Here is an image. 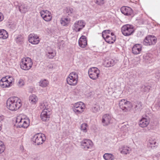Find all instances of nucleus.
<instances>
[{"label":"nucleus","mask_w":160,"mask_h":160,"mask_svg":"<svg viewBox=\"0 0 160 160\" xmlns=\"http://www.w3.org/2000/svg\"><path fill=\"white\" fill-rule=\"evenodd\" d=\"M88 125L86 123H83L81 124V130L84 132H86L87 131V128Z\"/></svg>","instance_id":"39"},{"label":"nucleus","mask_w":160,"mask_h":160,"mask_svg":"<svg viewBox=\"0 0 160 160\" xmlns=\"http://www.w3.org/2000/svg\"><path fill=\"white\" fill-rule=\"evenodd\" d=\"M78 78L77 73L72 72L70 73L67 78V83L71 86H75L77 83Z\"/></svg>","instance_id":"6"},{"label":"nucleus","mask_w":160,"mask_h":160,"mask_svg":"<svg viewBox=\"0 0 160 160\" xmlns=\"http://www.w3.org/2000/svg\"><path fill=\"white\" fill-rule=\"evenodd\" d=\"M122 34L125 36H128L132 34L134 32V27L130 24L123 26L121 28Z\"/></svg>","instance_id":"7"},{"label":"nucleus","mask_w":160,"mask_h":160,"mask_svg":"<svg viewBox=\"0 0 160 160\" xmlns=\"http://www.w3.org/2000/svg\"><path fill=\"white\" fill-rule=\"evenodd\" d=\"M109 34H111L110 31L109 30H104L102 32V36L103 38H104L107 36L109 35Z\"/></svg>","instance_id":"43"},{"label":"nucleus","mask_w":160,"mask_h":160,"mask_svg":"<svg viewBox=\"0 0 160 160\" xmlns=\"http://www.w3.org/2000/svg\"><path fill=\"white\" fill-rule=\"evenodd\" d=\"M157 38L153 35H148L146 37L143 41V44L146 46L154 45L157 42Z\"/></svg>","instance_id":"11"},{"label":"nucleus","mask_w":160,"mask_h":160,"mask_svg":"<svg viewBox=\"0 0 160 160\" xmlns=\"http://www.w3.org/2000/svg\"><path fill=\"white\" fill-rule=\"evenodd\" d=\"M4 19V16L0 12V22L2 21Z\"/></svg>","instance_id":"49"},{"label":"nucleus","mask_w":160,"mask_h":160,"mask_svg":"<svg viewBox=\"0 0 160 160\" xmlns=\"http://www.w3.org/2000/svg\"><path fill=\"white\" fill-rule=\"evenodd\" d=\"M18 8L20 12L22 13H26L29 9V7L28 5L26 4L23 3L19 4L18 5Z\"/></svg>","instance_id":"24"},{"label":"nucleus","mask_w":160,"mask_h":160,"mask_svg":"<svg viewBox=\"0 0 160 160\" xmlns=\"http://www.w3.org/2000/svg\"><path fill=\"white\" fill-rule=\"evenodd\" d=\"M42 17L45 21L49 22L52 19V16L50 12L46 10H43L40 12Z\"/></svg>","instance_id":"13"},{"label":"nucleus","mask_w":160,"mask_h":160,"mask_svg":"<svg viewBox=\"0 0 160 160\" xmlns=\"http://www.w3.org/2000/svg\"><path fill=\"white\" fill-rule=\"evenodd\" d=\"M105 63L106 64V67H110L114 65L115 63H116V62L115 60L111 59L106 61Z\"/></svg>","instance_id":"35"},{"label":"nucleus","mask_w":160,"mask_h":160,"mask_svg":"<svg viewBox=\"0 0 160 160\" xmlns=\"http://www.w3.org/2000/svg\"><path fill=\"white\" fill-rule=\"evenodd\" d=\"M51 115L50 111H42L40 115L41 120L46 122L49 120Z\"/></svg>","instance_id":"19"},{"label":"nucleus","mask_w":160,"mask_h":160,"mask_svg":"<svg viewBox=\"0 0 160 160\" xmlns=\"http://www.w3.org/2000/svg\"><path fill=\"white\" fill-rule=\"evenodd\" d=\"M46 137L44 134L38 133L35 135L32 138V141L37 145L42 144L45 140Z\"/></svg>","instance_id":"10"},{"label":"nucleus","mask_w":160,"mask_h":160,"mask_svg":"<svg viewBox=\"0 0 160 160\" xmlns=\"http://www.w3.org/2000/svg\"><path fill=\"white\" fill-rule=\"evenodd\" d=\"M38 98L37 96L34 94L30 95L28 97V101L32 105H35L38 102Z\"/></svg>","instance_id":"25"},{"label":"nucleus","mask_w":160,"mask_h":160,"mask_svg":"<svg viewBox=\"0 0 160 160\" xmlns=\"http://www.w3.org/2000/svg\"><path fill=\"white\" fill-rule=\"evenodd\" d=\"M10 28L12 30H14L16 28V25L15 23L10 24L9 25Z\"/></svg>","instance_id":"48"},{"label":"nucleus","mask_w":160,"mask_h":160,"mask_svg":"<svg viewBox=\"0 0 160 160\" xmlns=\"http://www.w3.org/2000/svg\"><path fill=\"white\" fill-rule=\"evenodd\" d=\"M28 40L30 43L33 44H37L39 43L40 39L37 34L31 33L28 36Z\"/></svg>","instance_id":"15"},{"label":"nucleus","mask_w":160,"mask_h":160,"mask_svg":"<svg viewBox=\"0 0 160 160\" xmlns=\"http://www.w3.org/2000/svg\"><path fill=\"white\" fill-rule=\"evenodd\" d=\"M156 140L153 138H150L149 139L148 145L151 148L154 147L156 144Z\"/></svg>","instance_id":"37"},{"label":"nucleus","mask_w":160,"mask_h":160,"mask_svg":"<svg viewBox=\"0 0 160 160\" xmlns=\"http://www.w3.org/2000/svg\"><path fill=\"white\" fill-rule=\"evenodd\" d=\"M112 117L108 114L103 115L102 118V123L103 126H107L111 123Z\"/></svg>","instance_id":"14"},{"label":"nucleus","mask_w":160,"mask_h":160,"mask_svg":"<svg viewBox=\"0 0 160 160\" xmlns=\"http://www.w3.org/2000/svg\"><path fill=\"white\" fill-rule=\"evenodd\" d=\"M121 11L122 13L127 16L131 15L133 13L132 9L130 7L126 6H123L121 8Z\"/></svg>","instance_id":"18"},{"label":"nucleus","mask_w":160,"mask_h":160,"mask_svg":"<svg viewBox=\"0 0 160 160\" xmlns=\"http://www.w3.org/2000/svg\"><path fill=\"white\" fill-rule=\"evenodd\" d=\"M103 158L105 160H113L115 157L112 154L108 153H106L103 156Z\"/></svg>","instance_id":"30"},{"label":"nucleus","mask_w":160,"mask_h":160,"mask_svg":"<svg viewBox=\"0 0 160 160\" xmlns=\"http://www.w3.org/2000/svg\"><path fill=\"white\" fill-rule=\"evenodd\" d=\"M8 37V33L6 30L3 29H0V38L6 39Z\"/></svg>","instance_id":"28"},{"label":"nucleus","mask_w":160,"mask_h":160,"mask_svg":"<svg viewBox=\"0 0 160 160\" xmlns=\"http://www.w3.org/2000/svg\"><path fill=\"white\" fill-rule=\"evenodd\" d=\"M39 108L42 111H51V109L48 102H43L39 105Z\"/></svg>","instance_id":"20"},{"label":"nucleus","mask_w":160,"mask_h":160,"mask_svg":"<svg viewBox=\"0 0 160 160\" xmlns=\"http://www.w3.org/2000/svg\"><path fill=\"white\" fill-rule=\"evenodd\" d=\"M119 150L120 152L123 154H127L130 153L131 151V149L129 147L126 146H123L121 148H120Z\"/></svg>","instance_id":"27"},{"label":"nucleus","mask_w":160,"mask_h":160,"mask_svg":"<svg viewBox=\"0 0 160 160\" xmlns=\"http://www.w3.org/2000/svg\"><path fill=\"white\" fill-rule=\"evenodd\" d=\"M135 109L137 110H140L142 108V103L140 102H138L136 105L135 107Z\"/></svg>","instance_id":"45"},{"label":"nucleus","mask_w":160,"mask_h":160,"mask_svg":"<svg viewBox=\"0 0 160 160\" xmlns=\"http://www.w3.org/2000/svg\"><path fill=\"white\" fill-rule=\"evenodd\" d=\"M4 119V117L3 116H0V121H2Z\"/></svg>","instance_id":"50"},{"label":"nucleus","mask_w":160,"mask_h":160,"mask_svg":"<svg viewBox=\"0 0 160 160\" xmlns=\"http://www.w3.org/2000/svg\"><path fill=\"white\" fill-rule=\"evenodd\" d=\"M14 79L12 77L7 76L2 78L0 81V86L2 88L10 87Z\"/></svg>","instance_id":"4"},{"label":"nucleus","mask_w":160,"mask_h":160,"mask_svg":"<svg viewBox=\"0 0 160 160\" xmlns=\"http://www.w3.org/2000/svg\"><path fill=\"white\" fill-rule=\"evenodd\" d=\"M65 12L68 15L71 16L75 12V10L72 8L67 7L65 9Z\"/></svg>","instance_id":"36"},{"label":"nucleus","mask_w":160,"mask_h":160,"mask_svg":"<svg viewBox=\"0 0 160 160\" xmlns=\"http://www.w3.org/2000/svg\"><path fill=\"white\" fill-rule=\"evenodd\" d=\"M95 2L99 5H102L105 3V0H95Z\"/></svg>","instance_id":"44"},{"label":"nucleus","mask_w":160,"mask_h":160,"mask_svg":"<svg viewBox=\"0 0 160 160\" xmlns=\"http://www.w3.org/2000/svg\"><path fill=\"white\" fill-rule=\"evenodd\" d=\"M81 145L85 150H87L92 148L93 146V143L91 140L86 139L81 142Z\"/></svg>","instance_id":"16"},{"label":"nucleus","mask_w":160,"mask_h":160,"mask_svg":"<svg viewBox=\"0 0 160 160\" xmlns=\"http://www.w3.org/2000/svg\"><path fill=\"white\" fill-rule=\"evenodd\" d=\"M103 38L107 42L111 44L113 43L115 41L116 37L113 33H111V34H109V35Z\"/></svg>","instance_id":"21"},{"label":"nucleus","mask_w":160,"mask_h":160,"mask_svg":"<svg viewBox=\"0 0 160 160\" xmlns=\"http://www.w3.org/2000/svg\"><path fill=\"white\" fill-rule=\"evenodd\" d=\"M61 42H62V43L63 44H64V42H63V41H61Z\"/></svg>","instance_id":"52"},{"label":"nucleus","mask_w":160,"mask_h":160,"mask_svg":"<svg viewBox=\"0 0 160 160\" xmlns=\"http://www.w3.org/2000/svg\"><path fill=\"white\" fill-rule=\"evenodd\" d=\"M142 50V45L140 44H136L133 47L132 51L134 54L139 53Z\"/></svg>","instance_id":"26"},{"label":"nucleus","mask_w":160,"mask_h":160,"mask_svg":"<svg viewBox=\"0 0 160 160\" xmlns=\"http://www.w3.org/2000/svg\"><path fill=\"white\" fill-rule=\"evenodd\" d=\"M15 39L17 43H21L23 42L24 38L22 35H18L16 36Z\"/></svg>","instance_id":"32"},{"label":"nucleus","mask_w":160,"mask_h":160,"mask_svg":"<svg viewBox=\"0 0 160 160\" xmlns=\"http://www.w3.org/2000/svg\"><path fill=\"white\" fill-rule=\"evenodd\" d=\"M25 83V79H24L20 78L17 81V85L19 88H21L24 86Z\"/></svg>","instance_id":"31"},{"label":"nucleus","mask_w":160,"mask_h":160,"mask_svg":"<svg viewBox=\"0 0 160 160\" xmlns=\"http://www.w3.org/2000/svg\"><path fill=\"white\" fill-rule=\"evenodd\" d=\"M150 87L149 86H145L143 85L141 88V90L144 92H148L150 90Z\"/></svg>","instance_id":"42"},{"label":"nucleus","mask_w":160,"mask_h":160,"mask_svg":"<svg viewBox=\"0 0 160 160\" xmlns=\"http://www.w3.org/2000/svg\"><path fill=\"white\" fill-rule=\"evenodd\" d=\"M85 106L84 103L79 102L73 105L72 109L74 113L77 115L81 114L84 111Z\"/></svg>","instance_id":"3"},{"label":"nucleus","mask_w":160,"mask_h":160,"mask_svg":"<svg viewBox=\"0 0 160 160\" xmlns=\"http://www.w3.org/2000/svg\"><path fill=\"white\" fill-rule=\"evenodd\" d=\"M156 77L158 79L160 78V70H158L155 73Z\"/></svg>","instance_id":"47"},{"label":"nucleus","mask_w":160,"mask_h":160,"mask_svg":"<svg viewBox=\"0 0 160 160\" xmlns=\"http://www.w3.org/2000/svg\"><path fill=\"white\" fill-rule=\"evenodd\" d=\"M79 46L82 48L85 47L87 45V41L86 38L85 36H82L78 40Z\"/></svg>","instance_id":"22"},{"label":"nucleus","mask_w":160,"mask_h":160,"mask_svg":"<svg viewBox=\"0 0 160 160\" xmlns=\"http://www.w3.org/2000/svg\"><path fill=\"white\" fill-rule=\"evenodd\" d=\"M119 107L123 112H127L129 111L132 107L130 102L126 99H122L119 102Z\"/></svg>","instance_id":"8"},{"label":"nucleus","mask_w":160,"mask_h":160,"mask_svg":"<svg viewBox=\"0 0 160 160\" xmlns=\"http://www.w3.org/2000/svg\"><path fill=\"white\" fill-rule=\"evenodd\" d=\"M154 110H158L160 109V100H157L154 106Z\"/></svg>","instance_id":"38"},{"label":"nucleus","mask_w":160,"mask_h":160,"mask_svg":"<svg viewBox=\"0 0 160 160\" xmlns=\"http://www.w3.org/2000/svg\"><path fill=\"white\" fill-rule=\"evenodd\" d=\"M2 129V128L1 127V125L0 124V131Z\"/></svg>","instance_id":"51"},{"label":"nucleus","mask_w":160,"mask_h":160,"mask_svg":"<svg viewBox=\"0 0 160 160\" xmlns=\"http://www.w3.org/2000/svg\"><path fill=\"white\" fill-rule=\"evenodd\" d=\"M149 122L150 120L148 118H142L140 120L139 124L140 127L145 128L148 126Z\"/></svg>","instance_id":"23"},{"label":"nucleus","mask_w":160,"mask_h":160,"mask_svg":"<svg viewBox=\"0 0 160 160\" xmlns=\"http://www.w3.org/2000/svg\"><path fill=\"white\" fill-rule=\"evenodd\" d=\"M121 130L123 132H127L128 129L126 126L123 125L122 127Z\"/></svg>","instance_id":"46"},{"label":"nucleus","mask_w":160,"mask_h":160,"mask_svg":"<svg viewBox=\"0 0 160 160\" xmlns=\"http://www.w3.org/2000/svg\"><path fill=\"white\" fill-rule=\"evenodd\" d=\"M70 20L68 18H62L61 20V23L63 26H67L70 22Z\"/></svg>","instance_id":"33"},{"label":"nucleus","mask_w":160,"mask_h":160,"mask_svg":"<svg viewBox=\"0 0 160 160\" xmlns=\"http://www.w3.org/2000/svg\"><path fill=\"white\" fill-rule=\"evenodd\" d=\"M143 58L146 62L150 63L152 62V55L150 54H146L143 56Z\"/></svg>","instance_id":"29"},{"label":"nucleus","mask_w":160,"mask_h":160,"mask_svg":"<svg viewBox=\"0 0 160 160\" xmlns=\"http://www.w3.org/2000/svg\"><path fill=\"white\" fill-rule=\"evenodd\" d=\"M5 149V146L4 143L0 141V154L3 152Z\"/></svg>","instance_id":"41"},{"label":"nucleus","mask_w":160,"mask_h":160,"mask_svg":"<svg viewBox=\"0 0 160 160\" xmlns=\"http://www.w3.org/2000/svg\"><path fill=\"white\" fill-rule=\"evenodd\" d=\"M21 99L18 97H13L8 98L7 101V107L12 111H16L21 106Z\"/></svg>","instance_id":"1"},{"label":"nucleus","mask_w":160,"mask_h":160,"mask_svg":"<svg viewBox=\"0 0 160 160\" xmlns=\"http://www.w3.org/2000/svg\"><path fill=\"white\" fill-rule=\"evenodd\" d=\"M86 22L83 20L76 21L74 24L73 30L76 32H78L82 30L85 26Z\"/></svg>","instance_id":"12"},{"label":"nucleus","mask_w":160,"mask_h":160,"mask_svg":"<svg viewBox=\"0 0 160 160\" xmlns=\"http://www.w3.org/2000/svg\"><path fill=\"white\" fill-rule=\"evenodd\" d=\"M32 62L29 58H23L22 59L20 63L21 68L24 70H29L32 65Z\"/></svg>","instance_id":"5"},{"label":"nucleus","mask_w":160,"mask_h":160,"mask_svg":"<svg viewBox=\"0 0 160 160\" xmlns=\"http://www.w3.org/2000/svg\"><path fill=\"white\" fill-rule=\"evenodd\" d=\"M100 110V107L99 106L97 105H94L92 108V111L94 113H96L99 112Z\"/></svg>","instance_id":"40"},{"label":"nucleus","mask_w":160,"mask_h":160,"mask_svg":"<svg viewBox=\"0 0 160 160\" xmlns=\"http://www.w3.org/2000/svg\"><path fill=\"white\" fill-rule=\"evenodd\" d=\"M88 74L91 79L96 80L99 77L100 71L96 67H92L88 70Z\"/></svg>","instance_id":"9"},{"label":"nucleus","mask_w":160,"mask_h":160,"mask_svg":"<svg viewBox=\"0 0 160 160\" xmlns=\"http://www.w3.org/2000/svg\"><path fill=\"white\" fill-rule=\"evenodd\" d=\"M55 51L50 47L47 48L45 51V55L49 59L53 58L56 55Z\"/></svg>","instance_id":"17"},{"label":"nucleus","mask_w":160,"mask_h":160,"mask_svg":"<svg viewBox=\"0 0 160 160\" xmlns=\"http://www.w3.org/2000/svg\"><path fill=\"white\" fill-rule=\"evenodd\" d=\"M16 122L19 128H27L29 125V119L28 118L22 114L18 116L16 118Z\"/></svg>","instance_id":"2"},{"label":"nucleus","mask_w":160,"mask_h":160,"mask_svg":"<svg viewBox=\"0 0 160 160\" xmlns=\"http://www.w3.org/2000/svg\"><path fill=\"white\" fill-rule=\"evenodd\" d=\"M39 83L40 86L42 88H45L48 86L49 82L48 80L44 79L40 80Z\"/></svg>","instance_id":"34"}]
</instances>
